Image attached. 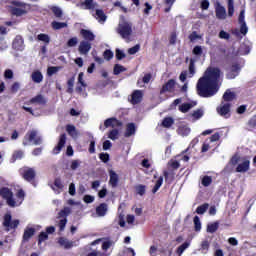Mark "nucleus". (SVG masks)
<instances>
[{"instance_id": "1", "label": "nucleus", "mask_w": 256, "mask_h": 256, "mask_svg": "<svg viewBox=\"0 0 256 256\" xmlns=\"http://www.w3.org/2000/svg\"><path fill=\"white\" fill-rule=\"evenodd\" d=\"M221 70L215 67H209L204 72L203 77L198 80L197 93L200 97H213L219 91V78Z\"/></svg>"}, {"instance_id": "2", "label": "nucleus", "mask_w": 256, "mask_h": 256, "mask_svg": "<svg viewBox=\"0 0 256 256\" xmlns=\"http://www.w3.org/2000/svg\"><path fill=\"white\" fill-rule=\"evenodd\" d=\"M0 195L3 197V199H6L7 205H9V207H19V205H21V203H23L25 200V192H23V190H20L16 194L15 199L13 198V192H11L9 188H2Z\"/></svg>"}, {"instance_id": "3", "label": "nucleus", "mask_w": 256, "mask_h": 256, "mask_svg": "<svg viewBox=\"0 0 256 256\" xmlns=\"http://www.w3.org/2000/svg\"><path fill=\"white\" fill-rule=\"evenodd\" d=\"M236 171L237 173H247L249 171V167L251 165V161L247 158H241L239 159V156H234L228 165H237Z\"/></svg>"}, {"instance_id": "4", "label": "nucleus", "mask_w": 256, "mask_h": 256, "mask_svg": "<svg viewBox=\"0 0 256 256\" xmlns=\"http://www.w3.org/2000/svg\"><path fill=\"white\" fill-rule=\"evenodd\" d=\"M117 33L120 34L122 39L129 41L131 35L133 34V27L131 23L125 21L124 19L120 20L117 28Z\"/></svg>"}, {"instance_id": "5", "label": "nucleus", "mask_w": 256, "mask_h": 256, "mask_svg": "<svg viewBox=\"0 0 256 256\" xmlns=\"http://www.w3.org/2000/svg\"><path fill=\"white\" fill-rule=\"evenodd\" d=\"M71 215V208L64 207L59 213H58V227L60 231H65V225H67V217Z\"/></svg>"}, {"instance_id": "6", "label": "nucleus", "mask_w": 256, "mask_h": 256, "mask_svg": "<svg viewBox=\"0 0 256 256\" xmlns=\"http://www.w3.org/2000/svg\"><path fill=\"white\" fill-rule=\"evenodd\" d=\"M41 141V137L37 136V131H31L25 136L23 145H41Z\"/></svg>"}, {"instance_id": "7", "label": "nucleus", "mask_w": 256, "mask_h": 256, "mask_svg": "<svg viewBox=\"0 0 256 256\" xmlns=\"http://www.w3.org/2000/svg\"><path fill=\"white\" fill-rule=\"evenodd\" d=\"M220 135L219 133H215L213 134L209 139H207L203 146H202V152L206 153V151H209V149H213V147H215V143H217V141H219L220 139Z\"/></svg>"}, {"instance_id": "8", "label": "nucleus", "mask_w": 256, "mask_h": 256, "mask_svg": "<svg viewBox=\"0 0 256 256\" xmlns=\"http://www.w3.org/2000/svg\"><path fill=\"white\" fill-rule=\"evenodd\" d=\"M4 227L16 229V227H19V220H12L11 213H6L4 216Z\"/></svg>"}, {"instance_id": "9", "label": "nucleus", "mask_w": 256, "mask_h": 256, "mask_svg": "<svg viewBox=\"0 0 256 256\" xmlns=\"http://www.w3.org/2000/svg\"><path fill=\"white\" fill-rule=\"evenodd\" d=\"M215 13L217 19H227V10L225 9V7H223V5H221L220 2L215 3Z\"/></svg>"}, {"instance_id": "10", "label": "nucleus", "mask_w": 256, "mask_h": 256, "mask_svg": "<svg viewBox=\"0 0 256 256\" xmlns=\"http://www.w3.org/2000/svg\"><path fill=\"white\" fill-rule=\"evenodd\" d=\"M231 110V106L229 105V103H225V104H221L218 108H217V113H219L221 115V117H225L226 119H229L230 114L229 111Z\"/></svg>"}, {"instance_id": "11", "label": "nucleus", "mask_w": 256, "mask_h": 256, "mask_svg": "<svg viewBox=\"0 0 256 256\" xmlns=\"http://www.w3.org/2000/svg\"><path fill=\"white\" fill-rule=\"evenodd\" d=\"M193 75H195V64H193V60H191L190 62V66H189V72L187 73V71H184L180 74V81L185 82L187 77H193Z\"/></svg>"}, {"instance_id": "12", "label": "nucleus", "mask_w": 256, "mask_h": 256, "mask_svg": "<svg viewBox=\"0 0 256 256\" xmlns=\"http://www.w3.org/2000/svg\"><path fill=\"white\" fill-rule=\"evenodd\" d=\"M175 80L171 79L163 85L160 93H175Z\"/></svg>"}, {"instance_id": "13", "label": "nucleus", "mask_w": 256, "mask_h": 256, "mask_svg": "<svg viewBox=\"0 0 256 256\" xmlns=\"http://www.w3.org/2000/svg\"><path fill=\"white\" fill-rule=\"evenodd\" d=\"M47 103V99L45 96L38 94L28 101V105H45Z\"/></svg>"}, {"instance_id": "14", "label": "nucleus", "mask_w": 256, "mask_h": 256, "mask_svg": "<svg viewBox=\"0 0 256 256\" xmlns=\"http://www.w3.org/2000/svg\"><path fill=\"white\" fill-rule=\"evenodd\" d=\"M66 141H67V136L65 134H62L60 136L58 145L53 149L54 155H59V153L61 152V149H63V147H65Z\"/></svg>"}, {"instance_id": "15", "label": "nucleus", "mask_w": 256, "mask_h": 256, "mask_svg": "<svg viewBox=\"0 0 256 256\" xmlns=\"http://www.w3.org/2000/svg\"><path fill=\"white\" fill-rule=\"evenodd\" d=\"M78 51H79L80 55H87V53H89L91 51V43H89L85 40L80 42Z\"/></svg>"}, {"instance_id": "16", "label": "nucleus", "mask_w": 256, "mask_h": 256, "mask_svg": "<svg viewBox=\"0 0 256 256\" xmlns=\"http://www.w3.org/2000/svg\"><path fill=\"white\" fill-rule=\"evenodd\" d=\"M177 133L181 137H187V135H190L191 133V128L187 124H179Z\"/></svg>"}, {"instance_id": "17", "label": "nucleus", "mask_w": 256, "mask_h": 256, "mask_svg": "<svg viewBox=\"0 0 256 256\" xmlns=\"http://www.w3.org/2000/svg\"><path fill=\"white\" fill-rule=\"evenodd\" d=\"M76 7H79V9H95L97 3L93 2V0H85L84 2L76 4Z\"/></svg>"}, {"instance_id": "18", "label": "nucleus", "mask_w": 256, "mask_h": 256, "mask_svg": "<svg viewBox=\"0 0 256 256\" xmlns=\"http://www.w3.org/2000/svg\"><path fill=\"white\" fill-rule=\"evenodd\" d=\"M13 49L16 51H23L25 45L23 44V38L21 36H16L12 44Z\"/></svg>"}, {"instance_id": "19", "label": "nucleus", "mask_w": 256, "mask_h": 256, "mask_svg": "<svg viewBox=\"0 0 256 256\" xmlns=\"http://www.w3.org/2000/svg\"><path fill=\"white\" fill-rule=\"evenodd\" d=\"M142 99H143V92L140 90H135L131 96V103L132 105H137V103H141Z\"/></svg>"}, {"instance_id": "20", "label": "nucleus", "mask_w": 256, "mask_h": 256, "mask_svg": "<svg viewBox=\"0 0 256 256\" xmlns=\"http://www.w3.org/2000/svg\"><path fill=\"white\" fill-rule=\"evenodd\" d=\"M22 173H23V178L26 181H33V179H35V170L31 168H24L22 170Z\"/></svg>"}, {"instance_id": "21", "label": "nucleus", "mask_w": 256, "mask_h": 256, "mask_svg": "<svg viewBox=\"0 0 256 256\" xmlns=\"http://www.w3.org/2000/svg\"><path fill=\"white\" fill-rule=\"evenodd\" d=\"M196 106L197 102L195 101L185 102L179 106V111H181V113H187L190 109H193V107Z\"/></svg>"}, {"instance_id": "22", "label": "nucleus", "mask_w": 256, "mask_h": 256, "mask_svg": "<svg viewBox=\"0 0 256 256\" xmlns=\"http://www.w3.org/2000/svg\"><path fill=\"white\" fill-rule=\"evenodd\" d=\"M58 243L64 249H71L72 247H75V242L63 237L59 238Z\"/></svg>"}, {"instance_id": "23", "label": "nucleus", "mask_w": 256, "mask_h": 256, "mask_svg": "<svg viewBox=\"0 0 256 256\" xmlns=\"http://www.w3.org/2000/svg\"><path fill=\"white\" fill-rule=\"evenodd\" d=\"M33 235H35V227L27 226L24 230L23 241H29Z\"/></svg>"}, {"instance_id": "24", "label": "nucleus", "mask_w": 256, "mask_h": 256, "mask_svg": "<svg viewBox=\"0 0 256 256\" xmlns=\"http://www.w3.org/2000/svg\"><path fill=\"white\" fill-rule=\"evenodd\" d=\"M108 209L109 207L107 206V204L105 203L100 204L98 207H96L97 217H105V215H107Z\"/></svg>"}, {"instance_id": "25", "label": "nucleus", "mask_w": 256, "mask_h": 256, "mask_svg": "<svg viewBox=\"0 0 256 256\" xmlns=\"http://www.w3.org/2000/svg\"><path fill=\"white\" fill-rule=\"evenodd\" d=\"M239 66H232L227 73V79H235L239 75Z\"/></svg>"}, {"instance_id": "26", "label": "nucleus", "mask_w": 256, "mask_h": 256, "mask_svg": "<svg viewBox=\"0 0 256 256\" xmlns=\"http://www.w3.org/2000/svg\"><path fill=\"white\" fill-rule=\"evenodd\" d=\"M109 175H110V185H112V187H117V183H119V175H117V173L113 170L109 171Z\"/></svg>"}, {"instance_id": "27", "label": "nucleus", "mask_w": 256, "mask_h": 256, "mask_svg": "<svg viewBox=\"0 0 256 256\" xmlns=\"http://www.w3.org/2000/svg\"><path fill=\"white\" fill-rule=\"evenodd\" d=\"M104 126L107 127H121V122H119L117 119L115 118H109L107 120H105L104 122Z\"/></svg>"}, {"instance_id": "28", "label": "nucleus", "mask_w": 256, "mask_h": 256, "mask_svg": "<svg viewBox=\"0 0 256 256\" xmlns=\"http://www.w3.org/2000/svg\"><path fill=\"white\" fill-rule=\"evenodd\" d=\"M31 79L34 83H41L43 81V74L41 71L36 70L31 74Z\"/></svg>"}, {"instance_id": "29", "label": "nucleus", "mask_w": 256, "mask_h": 256, "mask_svg": "<svg viewBox=\"0 0 256 256\" xmlns=\"http://www.w3.org/2000/svg\"><path fill=\"white\" fill-rule=\"evenodd\" d=\"M95 19H97L98 22L103 24L107 21V16L105 15V12H103V10L98 9L95 13Z\"/></svg>"}, {"instance_id": "30", "label": "nucleus", "mask_w": 256, "mask_h": 256, "mask_svg": "<svg viewBox=\"0 0 256 256\" xmlns=\"http://www.w3.org/2000/svg\"><path fill=\"white\" fill-rule=\"evenodd\" d=\"M81 35L86 41H94L95 40V34L89 30L82 29Z\"/></svg>"}, {"instance_id": "31", "label": "nucleus", "mask_w": 256, "mask_h": 256, "mask_svg": "<svg viewBox=\"0 0 256 256\" xmlns=\"http://www.w3.org/2000/svg\"><path fill=\"white\" fill-rule=\"evenodd\" d=\"M154 179H156L155 185L152 189V193H157L159 189H161V185H163V177L160 176L157 178V176H154Z\"/></svg>"}, {"instance_id": "32", "label": "nucleus", "mask_w": 256, "mask_h": 256, "mask_svg": "<svg viewBox=\"0 0 256 256\" xmlns=\"http://www.w3.org/2000/svg\"><path fill=\"white\" fill-rule=\"evenodd\" d=\"M52 189L57 194H59V193H61V191H63V182H61V179H56L54 181V185L52 186Z\"/></svg>"}, {"instance_id": "33", "label": "nucleus", "mask_w": 256, "mask_h": 256, "mask_svg": "<svg viewBox=\"0 0 256 256\" xmlns=\"http://www.w3.org/2000/svg\"><path fill=\"white\" fill-rule=\"evenodd\" d=\"M204 114H205V112L203 111V109L195 110L191 114L192 121H199V119H201V117H203Z\"/></svg>"}, {"instance_id": "34", "label": "nucleus", "mask_w": 256, "mask_h": 256, "mask_svg": "<svg viewBox=\"0 0 256 256\" xmlns=\"http://www.w3.org/2000/svg\"><path fill=\"white\" fill-rule=\"evenodd\" d=\"M66 131L68 134H70L73 137V139H77V137L79 136L77 129L73 125H68L66 127Z\"/></svg>"}, {"instance_id": "35", "label": "nucleus", "mask_w": 256, "mask_h": 256, "mask_svg": "<svg viewBox=\"0 0 256 256\" xmlns=\"http://www.w3.org/2000/svg\"><path fill=\"white\" fill-rule=\"evenodd\" d=\"M82 163L83 162L79 159L71 160L69 167H70L71 171H77V169H79V167H81Z\"/></svg>"}, {"instance_id": "36", "label": "nucleus", "mask_w": 256, "mask_h": 256, "mask_svg": "<svg viewBox=\"0 0 256 256\" xmlns=\"http://www.w3.org/2000/svg\"><path fill=\"white\" fill-rule=\"evenodd\" d=\"M191 245V242H184L181 246L178 247L176 253L178 256L183 255L185 253L186 249H189V246Z\"/></svg>"}, {"instance_id": "37", "label": "nucleus", "mask_w": 256, "mask_h": 256, "mask_svg": "<svg viewBox=\"0 0 256 256\" xmlns=\"http://www.w3.org/2000/svg\"><path fill=\"white\" fill-rule=\"evenodd\" d=\"M61 71V67L59 66H50L47 69V75L48 77H53V75L59 73Z\"/></svg>"}, {"instance_id": "38", "label": "nucleus", "mask_w": 256, "mask_h": 256, "mask_svg": "<svg viewBox=\"0 0 256 256\" xmlns=\"http://www.w3.org/2000/svg\"><path fill=\"white\" fill-rule=\"evenodd\" d=\"M131 135H135V124L133 123L127 125L125 133L126 137H131Z\"/></svg>"}, {"instance_id": "39", "label": "nucleus", "mask_w": 256, "mask_h": 256, "mask_svg": "<svg viewBox=\"0 0 256 256\" xmlns=\"http://www.w3.org/2000/svg\"><path fill=\"white\" fill-rule=\"evenodd\" d=\"M235 14V4L233 0H228V17H233Z\"/></svg>"}, {"instance_id": "40", "label": "nucleus", "mask_w": 256, "mask_h": 256, "mask_svg": "<svg viewBox=\"0 0 256 256\" xmlns=\"http://www.w3.org/2000/svg\"><path fill=\"white\" fill-rule=\"evenodd\" d=\"M108 139H111L112 141H115L119 139V130L113 129L108 133Z\"/></svg>"}, {"instance_id": "41", "label": "nucleus", "mask_w": 256, "mask_h": 256, "mask_svg": "<svg viewBox=\"0 0 256 256\" xmlns=\"http://www.w3.org/2000/svg\"><path fill=\"white\" fill-rule=\"evenodd\" d=\"M223 99L224 101H233V99H235V93L227 90L223 95Z\"/></svg>"}, {"instance_id": "42", "label": "nucleus", "mask_w": 256, "mask_h": 256, "mask_svg": "<svg viewBox=\"0 0 256 256\" xmlns=\"http://www.w3.org/2000/svg\"><path fill=\"white\" fill-rule=\"evenodd\" d=\"M210 243L207 240L202 241L200 251L206 254L209 251Z\"/></svg>"}, {"instance_id": "43", "label": "nucleus", "mask_w": 256, "mask_h": 256, "mask_svg": "<svg viewBox=\"0 0 256 256\" xmlns=\"http://www.w3.org/2000/svg\"><path fill=\"white\" fill-rule=\"evenodd\" d=\"M174 123L175 120H173V118L171 117L164 118V120L162 121V125L166 128L171 127V125H173Z\"/></svg>"}, {"instance_id": "44", "label": "nucleus", "mask_w": 256, "mask_h": 256, "mask_svg": "<svg viewBox=\"0 0 256 256\" xmlns=\"http://www.w3.org/2000/svg\"><path fill=\"white\" fill-rule=\"evenodd\" d=\"M67 85H68L67 93H73V87L75 85V76H73L67 81Z\"/></svg>"}, {"instance_id": "45", "label": "nucleus", "mask_w": 256, "mask_h": 256, "mask_svg": "<svg viewBox=\"0 0 256 256\" xmlns=\"http://www.w3.org/2000/svg\"><path fill=\"white\" fill-rule=\"evenodd\" d=\"M217 229H219V224L218 223L208 224V226H207V232L208 233H215V231H217Z\"/></svg>"}, {"instance_id": "46", "label": "nucleus", "mask_w": 256, "mask_h": 256, "mask_svg": "<svg viewBox=\"0 0 256 256\" xmlns=\"http://www.w3.org/2000/svg\"><path fill=\"white\" fill-rule=\"evenodd\" d=\"M53 29H65L67 27V23L65 22H52Z\"/></svg>"}, {"instance_id": "47", "label": "nucleus", "mask_w": 256, "mask_h": 256, "mask_svg": "<svg viewBox=\"0 0 256 256\" xmlns=\"http://www.w3.org/2000/svg\"><path fill=\"white\" fill-rule=\"evenodd\" d=\"M211 183H213V178H211L210 176H204L202 178V185L204 187H209V185H211Z\"/></svg>"}, {"instance_id": "48", "label": "nucleus", "mask_w": 256, "mask_h": 256, "mask_svg": "<svg viewBox=\"0 0 256 256\" xmlns=\"http://www.w3.org/2000/svg\"><path fill=\"white\" fill-rule=\"evenodd\" d=\"M135 189H136V193H137L138 195L143 196V194L145 193V191H146V189H147V186L140 184V185H137V186L135 187Z\"/></svg>"}, {"instance_id": "49", "label": "nucleus", "mask_w": 256, "mask_h": 256, "mask_svg": "<svg viewBox=\"0 0 256 256\" xmlns=\"http://www.w3.org/2000/svg\"><path fill=\"white\" fill-rule=\"evenodd\" d=\"M207 209H209V204L201 205L196 209V213H198V215H203Z\"/></svg>"}, {"instance_id": "50", "label": "nucleus", "mask_w": 256, "mask_h": 256, "mask_svg": "<svg viewBox=\"0 0 256 256\" xmlns=\"http://www.w3.org/2000/svg\"><path fill=\"white\" fill-rule=\"evenodd\" d=\"M142 167L145 169H150L151 165H153V161L151 159H143L141 162Z\"/></svg>"}, {"instance_id": "51", "label": "nucleus", "mask_w": 256, "mask_h": 256, "mask_svg": "<svg viewBox=\"0 0 256 256\" xmlns=\"http://www.w3.org/2000/svg\"><path fill=\"white\" fill-rule=\"evenodd\" d=\"M49 239V235L46 232H41L38 238V245L42 244L43 241H47Z\"/></svg>"}, {"instance_id": "52", "label": "nucleus", "mask_w": 256, "mask_h": 256, "mask_svg": "<svg viewBox=\"0 0 256 256\" xmlns=\"http://www.w3.org/2000/svg\"><path fill=\"white\" fill-rule=\"evenodd\" d=\"M127 69H125V67L119 65V64H116L114 66V75H119L120 73H123V71H126Z\"/></svg>"}, {"instance_id": "53", "label": "nucleus", "mask_w": 256, "mask_h": 256, "mask_svg": "<svg viewBox=\"0 0 256 256\" xmlns=\"http://www.w3.org/2000/svg\"><path fill=\"white\" fill-rule=\"evenodd\" d=\"M194 225L195 231H201V220L199 219V216L194 217Z\"/></svg>"}, {"instance_id": "54", "label": "nucleus", "mask_w": 256, "mask_h": 256, "mask_svg": "<svg viewBox=\"0 0 256 256\" xmlns=\"http://www.w3.org/2000/svg\"><path fill=\"white\" fill-rule=\"evenodd\" d=\"M13 15H17L18 17H21V15H25V9L23 8H14L12 10Z\"/></svg>"}, {"instance_id": "55", "label": "nucleus", "mask_w": 256, "mask_h": 256, "mask_svg": "<svg viewBox=\"0 0 256 256\" xmlns=\"http://www.w3.org/2000/svg\"><path fill=\"white\" fill-rule=\"evenodd\" d=\"M239 51L241 55H248V53L251 51V48L249 46L242 45Z\"/></svg>"}, {"instance_id": "56", "label": "nucleus", "mask_w": 256, "mask_h": 256, "mask_svg": "<svg viewBox=\"0 0 256 256\" xmlns=\"http://www.w3.org/2000/svg\"><path fill=\"white\" fill-rule=\"evenodd\" d=\"M77 43H79V40L77 39V37H74V38H71L70 40H68L67 46L75 47V45H77Z\"/></svg>"}, {"instance_id": "57", "label": "nucleus", "mask_w": 256, "mask_h": 256, "mask_svg": "<svg viewBox=\"0 0 256 256\" xmlns=\"http://www.w3.org/2000/svg\"><path fill=\"white\" fill-rule=\"evenodd\" d=\"M168 165H170V167H172V169H179V167H180L179 161H177V160H170Z\"/></svg>"}, {"instance_id": "58", "label": "nucleus", "mask_w": 256, "mask_h": 256, "mask_svg": "<svg viewBox=\"0 0 256 256\" xmlns=\"http://www.w3.org/2000/svg\"><path fill=\"white\" fill-rule=\"evenodd\" d=\"M84 74L83 72H80L78 75V83L81 84V87H87V84H85V80H83Z\"/></svg>"}, {"instance_id": "59", "label": "nucleus", "mask_w": 256, "mask_h": 256, "mask_svg": "<svg viewBox=\"0 0 256 256\" xmlns=\"http://www.w3.org/2000/svg\"><path fill=\"white\" fill-rule=\"evenodd\" d=\"M123 255L124 256H135V250H133L131 248H126V249H124Z\"/></svg>"}, {"instance_id": "60", "label": "nucleus", "mask_w": 256, "mask_h": 256, "mask_svg": "<svg viewBox=\"0 0 256 256\" xmlns=\"http://www.w3.org/2000/svg\"><path fill=\"white\" fill-rule=\"evenodd\" d=\"M38 41H43L44 43H49V36L46 34H39Z\"/></svg>"}, {"instance_id": "61", "label": "nucleus", "mask_w": 256, "mask_h": 256, "mask_svg": "<svg viewBox=\"0 0 256 256\" xmlns=\"http://www.w3.org/2000/svg\"><path fill=\"white\" fill-rule=\"evenodd\" d=\"M201 36L199 34H197V32H193L192 34H190L189 39L192 43H194V41H197L198 39H200Z\"/></svg>"}, {"instance_id": "62", "label": "nucleus", "mask_w": 256, "mask_h": 256, "mask_svg": "<svg viewBox=\"0 0 256 256\" xmlns=\"http://www.w3.org/2000/svg\"><path fill=\"white\" fill-rule=\"evenodd\" d=\"M104 59H106V61H110V59H113V52L111 50H106L104 52Z\"/></svg>"}, {"instance_id": "63", "label": "nucleus", "mask_w": 256, "mask_h": 256, "mask_svg": "<svg viewBox=\"0 0 256 256\" xmlns=\"http://www.w3.org/2000/svg\"><path fill=\"white\" fill-rule=\"evenodd\" d=\"M240 24L245 23V9H242L238 19Z\"/></svg>"}, {"instance_id": "64", "label": "nucleus", "mask_w": 256, "mask_h": 256, "mask_svg": "<svg viewBox=\"0 0 256 256\" xmlns=\"http://www.w3.org/2000/svg\"><path fill=\"white\" fill-rule=\"evenodd\" d=\"M52 11L54 15H56V17H61V15H63V12L60 10L59 7H53Z\"/></svg>"}]
</instances>
